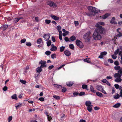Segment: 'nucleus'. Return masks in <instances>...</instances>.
Here are the masks:
<instances>
[{
	"mask_svg": "<svg viewBox=\"0 0 122 122\" xmlns=\"http://www.w3.org/2000/svg\"><path fill=\"white\" fill-rule=\"evenodd\" d=\"M96 27L97 28L95 29V31L96 32L100 34H103L105 33V29L104 28H103L102 26Z\"/></svg>",
	"mask_w": 122,
	"mask_h": 122,
	"instance_id": "obj_1",
	"label": "nucleus"
},
{
	"mask_svg": "<svg viewBox=\"0 0 122 122\" xmlns=\"http://www.w3.org/2000/svg\"><path fill=\"white\" fill-rule=\"evenodd\" d=\"M47 3L51 7L55 8L57 7L56 4L51 1H48L47 2Z\"/></svg>",
	"mask_w": 122,
	"mask_h": 122,
	"instance_id": "obj_5",
	"label": "nucleus"
},
{
	"mask_svg": "<svg viewBox=\"0 0 122 122\" xmlns=\"http://www.w3.org/2000/svg\"><path fill=\"white\" fill-rule=\"evenodd\" d=\"M112 77L111 76H107L106 77L107 79H112Z\"/></svg>",
	"mask_w": 122,
	"mask_h": 122,
	"instance_id": "obj_64",
	"label": "nucleus"
},
{
	"mask_svg": "<svg viewBox=\"0 0 122 122\" xmlns=\"http://www.w3.org/2000/svg\"><path fill=\"white\" fill-rule=\"evenodd\" d=\"M41 68L42 67H41V66L38 67L36 69V71L37 72L40 73L42 71V69Z\"/></svg>",
	"mask_w": 122,
	"mask_h": 122,
	"instance_id": "obj_19",
	"label": "nucleus"
},
{
	"mask_svg": "<svg viewBox=\"0 0 122 122\" xmlns=\"http://www.w3.org/2000/svg\"><path fill=\"white\" fill-rule=\"evenodd\" d=\"M56 28L58 31H59L61 30V27L60 26L58 25L57 26Z\"/></svg>",
	"mask_w": 122,
	"mask_h": 122,
	"instance_id": "obj_47",
	"label": "nucleus"
},
{
	"mask_svg": "<svg viewBox=\"0 0 122 122\" xmlns=\"http://www.w3.org/2000/svg\"><path fill=\"white\" fill-rule=\"evenodd\" d=\"M51 16L52 18L55 20H58L59 19L58 17L53 15H51Z\"/></svg>",
	"mask_w": 122,
	"mask_h": 122,
	"instance_id": "obj_17",
	"label": "nucleus"
},
{
	"mask_svg": "<svg viewBox=\"0 0 122 122\" xmlns=\"http://www.w3.org/2000/svg\"><path fill=\"white\" fill-rule=\"evenodd\" d=\"M107 53V52L105 51L101 52L100 55L98 57L100 58H103V56L106 55Z\"/></svg>",
	"mask_w": 122,
	"mask_h": 122,
	"instance_id": "obj_11",
	"label": "nucleus"
},
{
	"mask_svg": "<svg viewBox=\"0 0 122 122\" xmlns=\"http://www.w3.org/2000/svg\"><path fill=\"white\" fill-rule=\"evenodd\" d=\"M51 57L52 59H54V58H56V55L55 54H54L51 55Z\"/></svg>",
	"mask_w": 122,
	"mask_h": 122,
	"instance_id": "obj_48",
	"label": "nucleus"
},
{
	"mask_svg": "<svg viewBox=\"0 0 122 122\" xmlns=\"http://www.w3.org/2000/svg\"><path fill=\"white\" fill-rule=\"evenodd\" d=\"M52 40L53 41V42H54L56 41L55 38L54 36H52Z\"/></svg>",
	"mask_w": 122,
	"mask_h": 122,
	"instance_id": "obj_53",
	"label": "nucleus"
},
{
	"mask_svg": "<svg viewBox=\"0 0 122 122\" xmlns=\"http://www.w3.org/2000/svg\"><path fill=\"white\" fill-rule=\"evenodd\" d=\"M119 49H118L117 50H116L114 52V54L115 55L117 54L118 52H119Z\"/></svg>",
	"mask_w": 122,
	"mask_h": 122,
	"instance_id": "obj_41",
	"label": "nucleus"
},
{
	"mask_svg": "<svg viewBox=\"0 0 122 122\" xmlns=\"http://www.w3.org/2000/svg\"><path fill=\"white\" fill-rule=\"evenodd\" d=\"M90 89L91 91L94 93H95L96 92V90H94L93 87L92 86H91L90 87Z\"/></svg>",
	"mask_w": 122,
	"mask_h": 122,
	"instance_id": "obj_30",
	"label": "nucleus"
},
{
	"mask_svg": "<svg viewBox=\"0 0 122 122\" xmlns=\"http://www.w3.org/2000/svg\"><path fill=\"white\" fill-rule=\"evenodd\" d=\"M117 72L118 73H116L114 74V77L115 78L118 77L120 78L121 77V76H122V71L119 70Z\"/></svg>",
	"mask_w": 122,
	"mask_h": 122,
	"instance_id": "obj_6",
	"label": "nucleus"
},
{
	"mask_svg": "<svg viewBox=\"0 0 122 122\" xmlns=\"http://www.w3.org/2000/svg\"><path fill=\"white\" fill-rule=\"evenodd\" d=\"M85 94V93L84 92H81L79 94V96H82V95H84Z\"/></svg>",
	"mask_w": 122,
	"mask_h": 122,
	"instance_id": "obj_50",
	"label": "nucleus"
},
{
	"mask_svg": "<svg viewBox=\"0 0 122 122\" xmlns=\"http://www.w3.org/2000/svg\"><path fill=\"white\" fill-rule=\"evenodd\" d=\"M108 61H109L111 63H112L113 62V61L111 59H108Z\"/></svg>",
	"mask_w": 122,
	"mask_h": 122,
	"instance_id": "obj_62",
	"label": "nucleus"
},
{
	"mask_svg": "<svg viewBox=\"0 0 122 122\" xmlns=\"http://www.w3.org/2000/svg\"><path fill=\"white\" fill-rule=\"evenodd\" d=\"M42 41V39L41 38H39L37 40V44H40L41 43Z\"/></svg>",
	"mask_w": 122,
	"mask_h": 122,
	"instance_id": "obj_35",
	"label": "nucleus"
},
{
	"mask_svg": "<svg viewBox=\"0 0 122 122\" xmlns=\"http://www.w3.org/2000/svg\"><path fill=\"white\" fill-rule=\"evenodd\" d=\"M87 87V85H86L83 84L82 86V88L83 89H86Z\"/></svg>",
	"mask_w": 122,
	"mask_h": 122,
	"instance_id": "obj_44",
	"label": "nucleus"
},
{
	"mask_svg": "<svg viewBox=\"0 0 122 122\" xmlns=\"http://www.w3.org/2000/svg\"><path fill=\"white\" fill-rule=\"evenodd\" d=\"M76 45L80 48H82L83 47V45L82 42L78 40H76Z\"/></svg>",
	"mask_w": 122,
	"mask_h": 122,
	"instance_id": "obj_7",
	"label": "nucleus"
},
{
	"mask_svg": "<svg viewBox=\"0 0 122 122\" xmlns=\"http://www.w3.org/2000/svg\"><path fill=\"white\" fill-rule=\"evenodd\" d=\"M53 97L57 100H59L60 99V98L59 96H56L55 95H53Z\"/></svg>",
	"mask_w": 122,
	"mask_h": 122,
	"instance_id": "obj_26",
	"label": "nucleus"
},
{
	"mask_svg": "<svg viewBox=\"0 0 122 122\" xmlns=\"http://www.w3.org/2000/svg\"><path fill=\"white\" fill-rule=\"evenodd\" d=\"M96 94L97 95V96L100 97H103V94L99 92H96Z\"/></svg>",
	"mask_w": 122,
	"mask_h": 122,
	"instance_id": "obj_21",
	"label": "nucleus"
},
{
	"mask_svg": "<svg viewBox=\"0 0 122 122\" xmlns=\"http://www.w3.org/2000/svg\"><path fill=\"white\" fill-rule=\"evenodd\" d=\"M50 35L49 33L48 34H45L44 36V38L46 41H47L49 39Z\"/></svg>",
	"mask_w": 122,
	"mask_h": 122,
	"instance_id": "obj_10",
	"label": "nucleus"
},
{
	"mask_svg": "<svg viewBox=\"0 0 122 122\" xmlns=\"http://www.w3.org/2000/svg\"><path fill=\"white\" fill-rule=\"evenodd\" d=\"M54 66L53 65H51L49 66L48 67V69L49 70H51L54 67Z\"/></svg>",
	"mask_w": 122,
	"mask_h": 122,
	"instance_id": "obj_58",
	"label": "nucleus"
},
{
	"mask_svg": "<svg viewBox=\"0 0 122 122\" xmlns=\"http://www.w3.org/2000/svg\"><path fill=\"white\" fill-rule=\"evenodd\" d=\"M89 58H87L84 60V61L88 63H90V61H89Z\"/></svg>",
	"mask_w": 122,
	"mask_h": 122,
	"instance_id": "obj_33",
	"label": "nucleus"
},
{
	"mask_svg": "<svg viewBox=\"0 0 122 122\" xmlns=\"http://www.w3.org/2000/svg\"><path fill=\"white\" fill-rule=\"evenodd\" d=\"M39 100L41 101H44V99L42 97L40 98H39Z\"/></svg>",
	"mask_w": 122,
	"mask_h": 122,
	"instance_id": "obj_56",
	"label": "nucleus"
},
{
	"mask_svg": "<svg viewBox=\"0 0 122 122\" xmlns=\"http://www.w3.org/2000/svg\"><path fill=\"white\" fill-rule=\"evenodd\" d=\"M96 87L98 90L101 92L103 89V87L101 85H97L96 86Z\"/></svg>",
	"mask_w": 122,
	"mask_h": 122,
	"instance_id": "obj_13",
	"label": "nucleus"
},
{
	"mask_svg": "<svg viewBox=\"0 0 122 122\" xmlns=\"http://www.w3.org/2000/svg\"><path fill=\"white\" fill-rule=\"evenodd\" d=\"M91 32L89 31L87 33L85 34L83 36V38L86 41H89L91 38L90 36Z\"/></svg>",
	"mask_w": 122,
	"mask_h": 122,
	"instance_id": "obj_3",
	"label": "nucleus"
},
{
	"mask_svg": "<svg viewBox=\"0 0 122 122\" xmlns=\"http://www.w3.org/2000/svg\"><path fill=\"white\" fill-rule=\"evenodd\" d=\"M69 47L72 50H74V48L73 45L72 44L69 45Z\"/></svg>",
	"mask_w": 122,
	"mask_h": 122,
	"instance_id": "obj_37",
	"label": "nucleus"
},
{
	"mask_svg": "<svg viewBox=\"0 0 122 122\" xmlns=\"http://www.w3.org/2000/svg\"><path fill=\"white\" fill-rule=\"evenodd\" d=\"M114 64L116 66H118L119 65V63L117 61H116L114 62Z\"/></svg>",
	"mask_w": 122,
	"mask_h": 122,
	"instance_id": "obj_54",
	"label": "nucleus"
},
{
	"mask_svg": "<svg viewBox=\"0 0 122 122\" xmlns=\"http://www.w3.org/2000/svg\"><path fill=\"white\" fill-rule=\"evenodd\" d=\"M114 86L115 87L116 89H118L119 88V85L117 84H116Z\"/></svg>",
	"mask_w": 122,
	"mask_h": 122,
	"instance_id": "obj_57",
	"label": "nucleus"
},
{
	"mask_svg": "<svg viewBox=\"0 0 122 122\" xmlns=\"http://www.w3.org/2000/svg\"><path fill=\"white\" fill-rule=\"evenodd\" d=\"M107 81L106 79H104L102 80V81L103 83H106Z\"/></svg>",
	"mask_w": 122,
	"mask_h": 122,
	"instance_id": "obj_63",
	"label": "nucleus"
},
{
	"mask_svg": "<svg viewBox=\"0 0 122 122\" xmlns=\"http://www.w3.org/2000/svg\"><path fill=\"white\" fill-rule=\"evenodd\" d=\"M54 85L57 88H59V86H60L61 87L60 88H62V92H64L66 90V89L65 87H64L62 88L61 85H58L56 84H55Z\"/></svg>",
	"mask_w": 122,
	"mask_h": 122,
	"instance_id": "obj_9",
	"label": "nucleus"
},
{
	"mask_svg": "<svg viewBox=\"0 0 122 122\" xmlns=\"http://www.w3.org/2000/svg\"><path fill=\"white\" fill-rule=\"evenodd\" d=\"M20 81L23 84H25L26 82L25 80H20Z\"/></svg>",
	"mask_w": 122,
	"mask_h": 122,
	"instance_id": "obj_51",
	"label": "nucleus"
},
{
	"mask_svg": "<svg viewBox=\"0 0 122 122\" xmlns=\"http://www.w3.org/2000/svg\"><path fill=\"white\" fill-rule=\"evenodd\" d=\"M120 105L121 104L120 103H118L115 104L113 107H114L117 108L119 107Z\"/></svg>",
	"mask_w": 122,
	"mask_h": 122,
	"instance_id": "obj_25",
	"label": "nucleus"
},
{
	"mask_svg": "<svg viewBox=\"0 0 122 122\" xmlns=\"http://www.w3.org/2000/svg\"><path fill=\"white\" fill-rule=\"evenodd\" d=\"M26 41V39L25 38H24L23 39H21L20 40V42L21 43H24Z\"/></svg>",
	"mask_w": 122,
	"mask_h": 122,
	"instance_id": "obj_43",
	"label": "nucleus"
},
{
	"mask_svg": "<svg viewBox=\"0 0 122 122\" xmlns=\"http://www.w3.org/2000/svg\"><path fill=\"white\" fill-rule=\"evenodd\" d=\"M120 97V96L118 94H117V95H116L113 96V97L115 99H117L118 98Z\"/></svg>",
	"mask_w": 122,
	"mask_h": 122,
	"instance_id": "obj_32",
	"label": "nucleus"
},
{
	"mask_svg": "<svg viewBox=\"0 0 122 122\" xmlns=\"http://www.w3.org/2000/svg\"><path fill=\"white\" fill-rule=\"evenodd\" d=\"M87 107L90 106H92V105H91V102L89 101H87L85 103Z\"/></svg>",
	"mask_w": 122,
	"mask_h": 122,
	"instance_id": "obj_20",
	"label": "nucleus"
},
{
	"mask_svg": "<svg viewBox=\"0 0 122 122\" xmlns=\"http://www.w3.org/2000/svg\"><path fill=\"white\" fill-rule=\"evenodd\" d=\"M11 98L12 99H15V100H17V99L16 95V94H15L14 95H13L11 96Z\"/></svg>",
	"mask_w": 122,
	"mask_h": 122,
	"instance_id": "obj_28",
	"label": "nucleus"
},
{
	"mask_svg": "<svg viewBox=\"0 0 122 122\" xmlns=\"http://www.w3.org/2000/svg\"><path fill=\"white\" fill-rule=\"evenodd\" d=\"M87 8L89 10L91 11L92 12L97 13L99 12V10H97L95 8L91 6H88Z\"/></svg>",
	"mask_w": 122,
	"mask_h": 122,
	"instance_id": "obj_4",
	"label": "nucleus"
},
{
	"mask_svg": "<svg viewBox=\"0 0 122 122\" xmlns=\"http://www.w3.org/2000/svg\"><path fill=\"white\" fill-rule=\"evenodd\" d=\"M64 53L66 56H69V51L66 50L64 51Z\"/></svg>",
	"mask_w": 122,
	"mask_h": 122,
	"instance_id": "obj_36",
	"label": "nucleus"
},
{
	"mask_svg": "<svg viewBox=\"0 0 122 122\" xmlns=\"http://www.w3.org/2000/svg\"><path fill=\"white\" fill-rule=\"evenodd\" d=\"M47 118L48 119V120L49 121H50L51 119L52 118L51 116H50L48 115H47Z\"/></svg>",
	"mask_w": 122,
	"mask_h": 122,
	"instance_id": "obj_52",
	"label": "nucleus"
},
{
	"mask_svg": "<svg viewBox=\"0 0 122 122\" xmlns=\"http://www.w3.org/2000/svg\"><path fill=\"white\" fill-rule=\"evenodd\" d=\"M7 89V87L6 86H5L3 88V90L4 91H6Z\"/></svg>",
	"mask_w": 122,
	"mask_h": 122,
	"instance_id": "obj_60",
	"label": "nucleus"
},
{
	"mask_svg": "<svg viewBox=\"0 0 122 122\" xmlns=\"http://www.w3.org/2000/svg\"><path fill=\"white\" fill-rule=\"evenodd\" d=\"M8 25H5L2 26L1 28L4 31L6 30L8 27Z\"/></svg>",
	"mask_w": 122,
	"mask_h": 122,
	"instance_id": "obj_23",
	"label": "nucleus"
},
{
	"mask_svg": "<svg viewBox=\"0 0 122 122\" xmlns=\"http://www.w3.org/2000/svg\"><path fill=\"white\" fill-rule=\"evenodd\" d=\"M65 65V64H63L62 65V66H61L60 67H59V68H58L57 69L58 70H59L61 68H62V67H63V66H64Z\"/></svg>",
	"mask_w": 122,
	"mask_h": 122,
	"instance_id": "obj_55",
	"label": "nucleus"
},
{
	"mask_svg": "<svg viewBox=\"0 0 122 122\" xmlns=\"http://www.w3.org/2000/svg\"><path fill=\"white\" fill-rule=\"evenodd\" d=\"M86 14L88 16H92L94 15L93 14H92V13L91 12L87 13H86Z\"/></svg>",
	"mask_w": 122,
	"mask_h": 122,
	"instance_id": "obj_39",
	"label": "nucleus"
},
{
	"mask_svg": "<svg viewBox=\"0 0 122 122\" xmlns=\"http://www.w3.org/2000/svg\"><path fill=\"white\" fill-rule=\"evenodd\" d=\"M122 80V79L120 78H116L114 80L115 81L117 82H120Z\"/></svg>",
	"mask_w": 122,
	"mask_h": 122,
	"instance_id": "obj_27",
	"label": "nucleus"
},
{
	"mask_svg": "<svg viewBox=\"0 0 122 122\" xmlns=\"http://www.w3.org/2000/svg\"><path fill=\"white\" fill-rule=\"evenodd\" d=\"M68 33V32H66L63 34V36H66Z\"/></svg>",
	"mask_w": 122,
	"mask_h": 122,
	"instance_id": "obj_59",
	"label": "nucleus"
},
{
	"mask_svg": "<svg viewBox=\"0 0 122 122\" xmlns=\"http://www.w3.org/2000/svg\"><path fill=\"white\" fill-rule=\"evenodd\" d=\"M115 20V18L114 17H113L112 18V19L111 20L110 22L111 24H113L114 23V22Z\"/></svg>",
	"mask_w": 122,
	"mask_h": 122,
	"instance_id": "obj_31",
	"label": "nucleus"
},
{
	"mask_svg": "<svg viewBox=\"0 0 122 122\" xmlns=\"http://www.w3.org/2000/svg\"><path fill=\"white\" fill-rule=\"evenodd\" d=\"M22 106V103H16L15 105V107L16 109Z\"/></svg>",
	"mask_w": 122,
	"mask_h": 122,
	"instance_id": "obj_18",
	"label": "nucleus"
},
{
	"mask_svg": "<svg viewBox=\"0 0 122 122\" xmlns=\"http://www.w3.org/2000/svg\"><path fill=\"white\" fill-rule=\"evenodd\" d=\"M110 15V14L109 13L106 14L102 16V18L103 19H105Z\"/></svg>",
	"mask_w": 122,
	"mask_h": 122,
	"instance_id": "obj_22",
	"label": "nucleus"
},
{
	"mask_svg": "<svg viewBox=\"0 0 122 122\" xmlns=\"http://www.w3.org/2000/svg\"><path fill=\"white\" fill-rule=\"evenodd\" d=\"M47 46H49L51 44V40H49L46 42Z\"/></svg>",
	"mask_w": 122,
	"mask_h": 122,
	"instance_id": "obj_34",
	"label": "nucleus"
},
{
	"mask_svg": "<svg viewBox=\"0 0 122 122\" xmlns=\"http://www.w3.org/2000/svg\"><path fill=\"white\" fill-rule=\"evenodd\" d=\"M12 119V117L11 116H10L9 117L8 119V121L9 122H10L11 121Z\"/></svg>",
	"mask_w": 122,
	"mask_h": 122,
	"instance_id": "obj_46",
	"label": "nucleus"
},
{
	"mask_svg": "<svg viewBox=\"0 0 122 122\" xmlns=\"http://www.w3.org/2000/svg\"><path fill=\"white\" fill-rule=\"evenodd\" d=\"M65 47L63 46H61L60 48V50L61 52L63 51Z\"/></svg>",
	"mask_w": 122,
	"mask_h": 122,
	"instance_id": "obj_38",
	"label": "nucleus"
},
{
	"mask_svg": "<svg viewBox=\"0 0 122 122\" xmlns=\"http://www.w3.org/2000/svg\"><path fill=\"white\" fill-rule=\"evenodd\" d=\"M23 19V17H20L15 18L14 19V22L15 23H17L21 19Z\"/></svg>",
	"mask_w": 122,
	"mask_h": 122,
	"instance_id": "obj_15",
	"label": "nucleus"
},
{
	"mask_svg": "<svg viewBox=\"0 0 122 122\" xmlns=\"http://www.w3.org/2000/svg\"><path fill=\"white\" fill-rule=\"evenodd\" d=\"M92 106H88L87 107V109L89 112H91L92 110Z\"/></svg>",
	"mask_w": 122,
	"mask_h": 122,
	"instance_id": "obj_24",
	"label": "nucleus"
},
{
	"mask_svg": "<svg viewBox=\"0 0 122 122\" xmlns=\"http://www.w3.org/2000/svg\"><path fill=\"white\" fill-rule=\"evenodd\" d=\"M51 22V20H45V22L46 24H49Z\"/></svg>",
	"mask_w": 122,
	"mask_h": 122,
	"instance_id": "obj_42",
	"label": "nucleus"
},
{
	"mask_svg": "<svg viewBox=\"0 0 122 122\" xmlns=\"http://www.w3.org/2000/svg\"><path fill=\"white\" fill-rule=\"evenodd\" d=\"M51 48L50 49V50L51 51H55L57 49V47L54 46L53 44H52L51 45Z\"/></svg>",
	"mask_w": 122,
	"mask_h": 122,
	"instance_id": "obj_14",
	"label": "nucleus"
},
{
	"mask_svg": "<svg viewBox=\"0 0 122 122\" xmlns=\"http://www.w3.org/2000/svg\"><path fill=\"white\" fill-rule=\"evenodd\" d=\"M46 62L45 61L41 60L39 62V64L41 65L40 66L42 67H45L46 66L45 65Z\"/></svg>",
	"mask_w": 122,
	"mask_h": 122,
	"instance_id": "obj_8",
	"label": "nucleus"
},
{
	"mask_svg": "<svg viewBox=\"0 0 122 122\" xmlns=\"http://www.w3.org/2000/svg\"><path fill=\"white\" fill-rule=\"evenodd\" d=\"M51 53V51H47L46 52L45 54L47 55H49Z\"/></svg>",
	"mask_w": 122,
	"mask_h": 122,
	"instance_id": "obj_49",
	"label": "nucleus"
},
{
	"mask_svg": "<svg viewBox=\"0 0 122 122\" xmlns=\"http://www.w3.org/2000/svg\"><path fill=\"white\" fill-rule=\"evenodd\" d=\"M104 25V22H99L96 25V27H100V26H102L100 25Z\"/></svg>",
	"mask_w": 122,
	"mask_h": 122,
	"instance_id": "obj_12",
	"label": "nucleus"
},
{
	"mask_svg": "<svg viewBox=\"0 0 122 122\" xmlns=\"http://www.w3.org/2000/svg\"><path fill=\"white\" fill-rule=\"evenodd\" d=\"M92 37L94 39L97 40H100L102 38L100 34L95 31L93 34Z\"/></svg>",
	"mask_w": 122,
	"mask_h": 122,
	"instance_id": "obj_2",
	"label": "nucleus"
},
{
	"mask_svg": "<svg viewBox=\"0 0 122 122\" xmlns=\"http://www.w3.org/2000/svg\"><path fill=\"white\" fill-rule=\"evenodd\" d=\"M26 46H30L31 45V43L30 42H26Z\"/></svg>",
	"mask_w": 122,
	"mask_h": 122,
	"instance_id": "obj_45",
	"label": "nucleus"
},
{
	"mask_svg": "<svg viewBox=\"0 0 122 122\" xmlns=\"http://www.w3.org/2000/svg\"><path fill=\"white\" fill-rule=\"evenodd\" d=\"M119 34L116 35L118 37L122 36V33H121L120 32H118Z\"/></svg>",
	"mask_w": 122,
	"mask_h": 122,
	"instance_id": "obj_40",
	"label": "nucleus"
},
{
	"mask_svg": "<svg viewBox=\"0 0 122 122\" xmlns=\"http://www.w3.org/2000/svg\"><path fill=\"white\" fill-rule=\"evenodd\" d=\"M76 38L74 36H71L69 39V41H72L75 40L76 39Z\"/></svg>",
	"mask_w": 122,
	"mask_h": 122,
	"instance_id": "obj_16",
	"label": "nucleus"
},
{
	"mask_svg": "<svg viewBox=\"0 0 122 122\" xmlns=\"http://www.w3.org/2000/svg\"><path fill=\"white\" fill-rule=\"evenodd\" d=\"M112 57L114 59H115L117 57V56L114 55H112Z\"/></svg>",
	"mask_w": 122,
	"mask_h": 122,
	"instance_id": "obj_61",
	"label": "nucleus"
},
{
	"mask_svg": "<svg viewBox=\"0 0 122 122\" xmlns=\"http://www.w3.org/2000/svg\"><path fill=\"white\" fill-rule=\"evenodd\" d=\"M114 69L116 70H121V68L119 66H115L114 67Z\"/></svg>",
	"mask_w": 122,
	"mask_h": 122,
	"instance_id": "obj_29",
	"label": "nucleus"
}]
</instances>
